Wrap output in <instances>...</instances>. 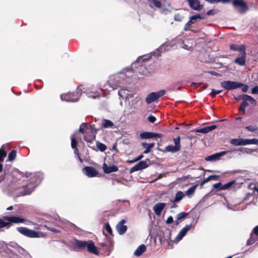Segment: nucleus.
<instances>
[{
  "label": "nucleus",
  "mask_w": 258,
  "mask_h": 258,
  "mask_svg": "<svg viewBox=\"0 0 258 258\" xmlns=\"http://www.w3.org/2000/svg\"><path fill=\"white\" fill-rule=\"evenodd\" d=\"M74 250L79 251L87 248L88 251L93 254H97L98 251L94 242L92 240L83 241L74 239L71 242Z\"/></svg>",
  "instance_id": "nucleus-1"
},
{
  "label": "nucleus",
  "mask_w": 258,
  "mask_h": 258,
  "mask_svg": "<svg viewBox=\"0 0 258 258\" xmlns=\"http://www.w3.org/2000/svg\"><path fill=\"white\" fill-rule=\"evenodd\" d=\"M125 75L120 73L111 76L108 82L105 84V87L109 86V89L106 87L105 89L110 91L122 87L127 81L125 80Z\"/></svg>",
  "instance_id": "nucleus-2"
},
{
  "label": "nucleus",
  "mask_w": 258,
  "mask_h": 258,
  "mask_svg": "<svg viewBox=\"0 0 258 258\" xmlns=\"http://www.w3.org/2000/svg\"><path fill=\"white\" fill-rule=\"evenodd\" d=\"M81 87L82 86H78L75 92L61 95L60 98L61 100L67 102H76L78 101L82 94Z\"/></svg>",
  "instance_id": "nucleus-3"
},
{
  "label": "nucleus",
  "mask_w": 258,
  "mask_h": 258,
  "mask_svg": "<svg viewBox=\"0 0 258 258\" xmlns=\"http://www.w3.org/2000/svg\"><path fill=\"white\" fill-rule=\"evenodd\" d=\"M97 130L95 125H90L88 126L84 132V139L85 141L92 143L95 139Z\"/></svg>",
  "instance_id": "nucleus-4"
},
{
  "label": "nucleus",
  "mask_w": 258,
  "mask_h": 258,
  "mask_svg": "<svg viewBox=\"0 0 258 258\" xmlns=\"http://www.w3.org/2000/svg\"><path fill=\"white\" fill-rule=\"evenodd\" d=\"M232 4L236 11L240 14L245 13L248 9L247 5L243 0H233Z\"/></svg>",
  "instance_id": "nucleus-5"
},
{
  "label": "nucleus",
  "mask_w": 258,
  "mask_h": 258,
  "mask_svg": "<svg viewBox=\"0 0 258 258\" xmlns=\"http://www.w3.org/2000/svg\"><path fill=\"white\" fill-rule=\"evenodd\" d=\"M17 230L22 235L29 238H37L39 237V233L27 227H18Z\"/></svg>",
  "instance_id": "nucleus-6"
},
{
  "label": "nucleus",
  "mask_w": 258,
  "mask_h": 258,
  "mask_svg": "<svg viewBox=\"0 0 258 258\" xmlns=\"http://www.w3.org/2000/svg\"><path fill=\"white\" fill-rule=\"evenodd\" d=\"M220 85L224 89L231 90L241 87L242 83L239 82L224 81L221 82Z\"/></svg>",
  "instance_id": "nucleus-7"
},
{
  "label": "nucleus",
  "mask_w": 258,
  "mask_h": 258,
  "mask_svg": "<svg viewBox=\"0 0 258 258\" xmlns=\"http://www.w3.org/2000/svg\"><path fill=\"white\" fill-rule=\"evenodd\" d=\"M175 146L168 145L166 147L165 151L168 152L175 153L179 151L181 148L180 138L179 136L173 139Z\"/></svg>",
  "instance_id": "nucleus-8"
},
{
  "label": "nucleus",
  "mask_w": 258,
  "mask_h": 258,
  "mask_svg": "<svg viewBox=\"0 0 258 258\" xmlns=\"http://www.w3.org/2000/svg\"><path fill=\"white\" fill-rule=\"evenodd\" d=\"M165 93V91L163 90H161L156 92L151 93L147 96L146 101L148 104H150L164 95Z\"/></svg>",
  "instance_id": "nucleus-9"
},
{
  "label": "nucleus",
  "mask_w": 258,
  "mask_h": 258,
  "mask_svg": "<svg viewBox=\"0 0 258 258\" xmlns=\"http://www.w3.org/2000/svg\"><path fill=\"white\" fill-rule=\"evenodd\" d=\"M149 162L150 160L149 159L140 161L139 163L136 164L134 166H133L130 169V173H133L137 171L144 169L148 167L149 165Z\"/></svg>",
  "instance_id": "nucleus-10"
},
{
  "label": "nucleus",
  "mask_w": 258,
  "mask_h": 258,
  "mask_svg": "<svg viewBox=\"0 0 258 258\" xmlns=\"http://www.w3.org/2000/svg\"><path fill=\"white\" fill-rule=\"evenodd\" d=\"M232 151H222L219 153H217L211 155H209L206 157L205 158V160L207 161H211L213 162L217 161L220 159V158L226 154L227 153H231Z\"/></svg>",
  "instance_id": "nucleus-11"
},
{
  "label": "nucleus",
  "mask_w": 258,
  "mask_h": 258,
  "mask_svg": "<svg viewBox=\"0 0 258 258\" xmlns=\"http://www.w3.org/2000/svg\"><path fill=\"white\" fill-rule=\"evenodd\" d=\"M36 186V183L31 182L27 185L23 186V190L20 191V196H25L30 195L34 190V188Z\"/></svg>",
  "instance_id": "nucleus-12"
},
{
  "label": "nucleus",
  "mask_w": 258,
  "mask_h": 258,
  "mask_svg": "<svg viewBox=\"0 0 258 258\" xmlns=\"http://www.w3.org/2000/svg\"><path fill=\"white\" fill-rule=\"evenodd\" d=\"M83 173L89 177H93L96 176L98 172L92 166H86L83 169Z\"/></svg>",
  "instance_id": "nucleus-13"
},
{
  "label": "nucleus",
  "mask_w": 258,
  "mask_h": 258,
  "mask_svg": "<svg viewBox=\"0 0 258 258\" xmlns=\"http://www.w3.org/2000/svg\"><path fill=\"white\" fill-rule=\"evenodd\" d=\"M234 98L235 100L237 101L240 100H242L243 101L245 100H248L250 104H252L253 105L255 106L256 104V101L251 96L246 94H242L239 95L238 96L234 97Z\"/></svg>",
  "instance_id": "nucleus-14"
},
{
  "label": "nucleus",
  "mask_w": 258,
  "mask_h": 258,
  "mask_svg": "<svg viewBox=\"0 0 258 258\" xmlns=\"http://www.w3.org/2000/svg\"><path fill=\"white\" fill-rule=\"evenodd\" d=\"M189 7L194 10L200 11L203 8L199 0H187Z\"/></svg>",
  "instance_id": "nucleus-15"
},
{
  "label": "nucleus",
  "mask_w": 258,
  "mask_h": 258,
  "mask_svg": "<svg viewBox=\"0 0 258 258\" xmlns=\"http://www.w3.org/2000/svg\"><path fill=\"white\" fill-rule=\"evenodd\" d=\"M241 56L240 57H237L234 59V63L239 66H244L246 62V51L241 53Z\"/></svg>",
  "instance_id": "nucleus-16"
},
{
  "label": "nucleus",
  "mask_w": 258,
  "mask_h": 258,
  "mask_svg": "<svg viewBox=\"0 0 258 258\" xmlns=\"http://www.w3.org/2000/svg\"><path fill=\"white\" fill-rule=\"evenodd\" d=\"M4 219L8 221V222H10L12 225L13 223H21L25 221L24 218L15 216H6L4 217Z\"/></svg>",
  "instance_id": "nucleus-17"
},
{
  "label": "nucleus",
  "mask_w": 258,
  "mask_h": 258,
  "mask_svg": "<svg viewBox=\"0 0 258 258\" xmlns=\"http://www.w3.org/2000/svg\"><path fill=\"white\" fill-rule=\"evenodd\" d=\"M103 169L105 173L109 174L111 172L117 171L118 170V168L115 165L108 166L107 164L104 163L103 165Z\"/></svg>",
  "instance_id": "nucleus-18"
},
{
  "label": "nucleus",
  "mask_w": 258,
  "mask_h": 258,
  "mask_svg": "<svg viewBox=\"0 0 258 258\" xmlns=\"http://www.w3.org/2000/svg\"><path fill=\"white\" fill-rule=\"evenodd\" d=\"M217 126L216 125H212L210 126H207L203 128H198L195 129L193 130V132H197V133H201L203 134H206L209 133V132L214 130V129L216 128Z\"/></svg>",
  "instance_id": "nucleus-19"
},
{
  "label": "nucleus",
  "mask_w": 258,
  "mask_h": 258,
  "mask_svg": "<svg viewBox=\"0 0 258 258\" xmlns=\"http://www.w3.org/2000/svg\"><path fill=\"white\" fill-rule=\"evenodd\" d=\"M166 204L163 203H158L155 204L153 208L155 214L157 216H160Z\"/></svg>",
  "instance_id": "nucleus-20"
},
{
  "label": "nucleus",
  "mask_w": 258,
  "mask_h": 258,
  "mask_svg": "<svg viewBox=\"0 0 258 258\" xmlns=\"http://www.w3.org/2000/svg\"><path fill=\"white\" fill-rule=\"evenodd\" d=\"M125 223V220H122L117 225L116 230L119 234H124L126 230L127 227L124 225V224Z\"/></svg>",
  "instance_id": "nucleus-21"
},
{
  "label": "nucleus",
  "mask_w": 258,
  "mask_h": 258,
  "mask_svg": "<svg viewBox=\"0 0 258 258\" xmlns=\"http://www.w3.org/2000/svg\"><path fill=\"white\" fill-rule=\"evenodd\" d=\"M191 227V224L186 225L181 230L178 235H177V238L179 240H181L186 234L187 232L189 230Z\"/></svg>",
  "instance_id": "nucleus-22"
},
{
  "label": "nucleus",
  "mask_w": 258,
  "mask_h": 258,
  "mask_svg": "<svg viewBox=\"0 0 258 258\" xmlns=\"http://www.w3.org/2000/svg\"><path fill=\"white\" fill-rule=\"evenodd\" d=\"M230 49L233 50L238 51L240 53L245 51V47L244 45H238L234 44H231L230 45Z\"/></svg>",
  "instance_id": "nucleus-23"
},
{
  "label": "nucleus",
  "mask_w": 258,
  "mask_h": 258,
  "mask_svg": "<svg viewBox=\"0 0 258 258\" xmlns=\"http://www.w3.org/2000/svg\"><path fill=\"white\" fill-rule=\"evenodd\" d=\"M146 247L144 244L140 245L135 251L134 254L136 256H140L143 252L145 251Z\"/></svg>",
  "instance_id": "nucleus-24"
},
{
  "label": "nucleus",
  "mask_w": 258,
  "mask_h": 258,
  "mask_svg": "<svg viewBox=\"0 0 258 258\" xmlns=\"http://www.w3.org/2000/svg\"><path fill=\"white\" fill-rule=\"evenodd\" d=\"M230 143L231 144L234 146H243V139H232L230 140Z\"/></svg>",
  "instance_id": "nucleus-25"
},
{
  "label": "nucleus",
  "mask_w": 258,
  "mask_h": 258,
  "mask_svg": "<svg viewBox=\"0 0 258 258\" xmlns=\"http://www.w3.org/2000/svg\"><path fill=\"white\" fill-rule=\"evenodd\" d=\"M155 146V143H152L150 144H147L146 143H142V146L146 148V150L144 151V154H148L150 152L151 149L154 147Z\"/></svg>",
  "instance_id": "nucleus-26"
},
{
  "label": "nucleus",
  "mask_w": 258,
  "mask_h": 258,
  "mask_svg": "<svg viewBox=\"0 0 258 258\" xmlns=\"http://www.w3.org/2000/svg\"><path fill=\"white\" fill-rule=\"evenodd\" d=\"M231 151H232V153L233 152H234V151H239L244 153L250 154H252L253 152H255L256 151V149H249V148H239L238 149H234V150H231Z\"/></svg>",
  "instance_id": "nucleus-27"
},
{
  "label": "nucleus",
  "mask_w": 258,
  "mask_h": 258,
  "mask_svg": "<svg viewBox=\"0 0 258 258\" xmlns=\"http://www.w3.org/2000/svg\"><path fill=\"white\" fill-rule=\"evenodd\" d=\"M258 144V139H243V146L247 145H256Z\"/></svg>",
  "instance_id": "nucleus-28"
},
{
  "label": "nucleus",
  "mask_w": 258,
  "mask_h": 258,
  "mask_svg": "<svg viewBox=\"0 0 258 258\" xmlns=\"http://www.w3.org/2000/svg\"><path fill=\"white\" fill-rule=\"evenodd\" d=\"M184 197L183 192L181 191H178L175 195V199L171 200V203H177L181 201Z\"/></svg>",
  "instance_id": "nucleus-29"
},
{
  "label": "nucleus",
  "mask_w": 258,
  "mask_h": 258,
  "mask_svg": "<svg viewBox=\"0 0 258 258\" xmlns=\"http://www.w3.org/2000/svg\"><path fill=\"white\" fill-rule=\"evenodd\" d=\"M154 133L152 132H143L140 134V137L143 139H148L153 138Z\"/></svg>",
  "instance_id": "nucleus-30"
},
{
  "label": "nucleus",
  "mask_w": 258,
  "mask_h": 258,
  "mask_svg": "<svg viewBox=\"0 0 258 258\" xmlns=\"http://www.w3.org/2000/svg\"><path fill=\"white\" fill-rule=\"evenodd\" d=\"M102 126L104 128L112 127L114 126V123L110 120L104 119L103 120Z\"/></svg>",
  "instance_id": "nucleus-31"
},
{
  "label": "nucleus",
  "mask_w": 258,
  "mask_h": 258,
  "mask_svg": "<svg viewBox=\"0 0 258 258\" xmlns=\"http://www.w3.org/2000/svg\"><path fill=\"white\" fill-rule=\"evenodd\" d=\"M247 101L248 100L243 101L239 107V110L242 111L243 114L245 113V108L248 105Z\"/></svg>",
  "instance_id": "nucleus-32"
},
{
  "label": "nucleus",
  "mask_w": 258,
  "mask_h": 258,
  "mask_svg": "<svg viewBox=\"0 0 258 258\" xmlns=\"http://www.w3.org/2000/svg\"><path fill=\"white\" fill-rule=\"evenodd\" d=\"M118 94L122 99L127 98L128 95V91L126 89H122L118 91Z\"/></svg>",
  "instance_id": "nucleus-33"
},
{
  "label": "nucleus",
  "mask_w": 258,
  "mask_h": 258,
  "mask_svg": "<svg viewBox=\"0 0 258 258\" xmlns=\"http://www.w3.org/2000/svg\"><path fill=\"white\" fill-rule=\"evenodd\" d=\"M198 185H195L190 187L185 192V194L188 197H190L192 195L197 187Z\"/></svg>",
  "instance_id": "nucleus-34"
},
{
  "label": "nucleus",
  "mask_w": 258,
  "mask_h": 258,
  "mask_svg": "<svg viewBox=\"0 0 258 258\" xmlns=\"http://www.w3.org/2000/svg\"><path fill=\"white\" fill-rule=\"evenodd\" d=\"M219 177L218 175H210L209 176H208L207 178L204 179L202 182H201V185H204L205 183H206V182L209 181L210 180H212V179H213V180H215L217 178H218Z\"/></svg>",
  "instance_id": "nucleus-35"
},
{
  "label": "nucleus",
  "mask_w": 258,
  "mask_h": 258,
  "mask_svg": "<svg viewBox=\"0 0 258 258\" xmlns=\"http://www.w3.org/2000/svg\"><path fill=\"white\" fill-rule=\"evenodd\" d=\"M12 226V224L10 222H6L4 221L3 219H0V228L3 227H6L7 228H9Z\"/></svg>",
  "instance_id": "nucleus-36"
},
{
  "label": "nucleus",
  "mask_w": 258,
  "mask_h": 258,
  "mask_svg": "<svg viewBox=\"0 0 258 258\" xmlns=\"http://www.w3.org/2000/svg\"><path fill=\"white\" fill-rule=\"evenodd\" d=\"M205 18L204 16L200 15V14H197L196 15H194L190 17V19L192 22L194 23L195 21L199 19V20H202Z\"/></svg>",
  "instance_id": "nucleus-37"
},
{
  "label": "nucleus",
  "mask_w": 258,
  "mask_h": 258,
  "mask_svg": "<svg viewBox=\"0 0 258 258\" xmlns=\"http://www.w3.org/2000/svg\"><path fill=\"white\" fill-rule=\"evenodd\" d=\"M206 2L210 4H215L221 3L223 4L228 3L230 2L231 0H205Z\"/></svg>",
  "instance_id": "nucleus-38"
},
{
  "label": "nucleus",
  "mask_w": 258,
  "mask_h": 258,
  "mask_svg": "<svg viewBox=\"0 0 258 258\" xmlns=\"http://www.w3.org/2000/svg\"><path fill=\"white\" fill-rule=\"evenodd\" d=\"M245 128L248 131L258 133V127L256 125H249L246 126Z\"/></svg>",
  "instance_id": "nucleus-39"
},
{
  "label": "nucleus",
  "mask_w": 258,
  "mask_h": 258,
  "mask_svg": "<svg viewBox=\"0 0 258 258\" xmlns=\"http://www.w3.org/2000/svg\"><path fill=\"white\" fill-rule=\"evenodd\" d=\"M164 45H162L157 49V50L153 53V54L155 56H159V55H160V53H161V52L164 51Z\"/></svg>",
  "instance_id": "nucleus-40"
},
{
  "label": "nucleus",
  "mask_w": 258,
  "mask_h": 258,
  "mask_svg": "<svg viewBox=\"0 0 258 258\" xmlns=\"http://www.w3.org/2000/svg\"><path fill=\"white\" fill-rule=\"evenodd\" d=\"M235 182L234 180H231L222 185L221 189L223 190H225L230 187L232 185H233Z\"/></svg>",
  "instance_id": "nucleus-41"
},
{
  "label": "nucleus",
  "mask_w": 258,
  "mask_h": 258,
  "mask_svg": "<svg viewBox=\"0 0 258 258\" xmlns=\"http://www.w3.org/2000/svg\"><path fill=\"white\" fill-rule=\"evenodd\" d=\"M90 125H88L87 123H83L80 126V128L79 129V132L80 133H81L82 134H83L84 135V132H85V131L86 130V128L88 127V126H89Z\"/></svg>",
  "instance_id": "nucleus-42"
},
{
  "label": "nucleus",
  "mask_w": 258,
  "mask_h": 258,
  "mask_svg": "<svg viewBox=\"0 0 258 258\" xmlns=\"http://www.w3.org/2000/svg\"><path fill=\"white\" fill-rule=\"evenodd\" d=\"M16 157V151L15 150H12L9 154L8 159L10 161H12L15 159Z\"/></svg>",
  "instance_id": "nucleus-43"
},
{
  "label": "nucleus",
  "mask_w": 258,
  "mask_h": 258,
  "mask_svg": "<svg viewBox=\"0 0 258 258\" xmlns=\"http://www.w3.org/2000/svg\"><path fill=\"white\" fill-rule=\"evenodd\" d=\"M97 147L98 149L101 152H103L106 149V146L100 142L97 143Z\"/></svg>",
  "instance_id": "nucleus-44"
},
{
  "label": "nucleus",
  "mask_w": 258,
  "mask_h": 258,
  "mask_svg": "<svg viewBox=\"0 0 258 258\" xmlns=\"http://www.w3.org/2000/svg\"><path fill=\"white\" fill-rule=\"evenodd\" d=\"M7 154L5 150L2 148L0 149V162H3Z\"/></svg>",
  "instance_id": "nucleus-45"
},
{
  "label": "nucleus",
  "mask_w": 258,
  "mask_h": 258,
  "mask_svg": "<svg viewBox=\"0 0 258 258\" xmlns=\"http://www.w3.org/2000/svg\"><path fill=\"white\" fill-rule=\"evenodd\" d=\"M187 215H188V213H187L181 212V213H179L178 214H177V215L176 216L177 220H179L183 219V218H185Z\"/></svg>",
  "instance_id": "nucleus-46"
},
{
  "label": "nucleus",
  "mask_w": 258,
  "mask_h": 258,
  "mask_svg": "<svg viewBox=\"0 0 258 258\" xmlns=\"http://www.w3.org/2000/svg\"><path fill=\"white\" fill-rule=\"evenodd\" d=\"M77 144V140L75 139V138L73 137V136H72L71 137V146H72V148H73V149L76 148Z\"/></svg>",
  "instance_id": "nucleus-47"
},
{
  "label": "nucleus",
  "mask_w": 258,
  "mask_h": 258,
  "mask_svg": "<svg viewBox=\"0 0 258 258\" xmlns=\"http://www.w3.org/2000/svg\"><path fill=\"white\" fill-rule=\"evenodd\" d=\"M105 228L106 231L109 233L110 235H112V229L109 224V223H107L105 224Z\"/></svg>",
  "instance_id": "nucleus-48"
},
{
  "label": "nucleus",
  "mask_w": 258,
  "mask_h": 258,
  "mask_svg": "<svg viewBox=\"0 0 258 258\" xmlns=\"http://www.w3.org/2000/svg\"><path fill=\"white\" fill-rule=\"evenodd\" d=\"M152 3L154 5L155 7L157 8H161V3L160 1L158 0H151Z\"/></svg>",
  "instance_id": "nucleus-49"
},
{
  "label": "nucleus",
  "mask_w": 258,
  "mask_h": 258,
  "mask_svg": "<svg viewBox=\"0 0 258 258\" xmlns=\"http://www.w3.org/2000/svg\"><path fill=\"white\" fill-rule=\"evenodd\" d=\"M222 92V90H218L215 89H212V92L210 93L211 95L214 97H215L217 94H218Z\"/></svg>",
  "instance_id": "nucleus-50"
},
{
  "label": "nucleus",
  "mask_w": 258,
  "mask_h": 258,
  "mask_svg": "<svg viewBox=\"0 0 258 258\" xmlns=\"http://www.w3.org/2000/svg\"><path fill=\"white\" fill-rule=\"evenodd\" d=\"M222 185H223L221 184V182H218L215 183L213 185V187L216 189H218L219 190H221L222 189H221V188L222 186Z\"/></svg>",
  "instance_id": "nucleus-51"
},
{
  "label": "nucleus",
  "mask_w": 258,
  "mask_h": 258,
  "mask_svg": "<svg viewBox=\"0 0 258 258\" xmlns=\"http://www.w3.org/2000/svg\"><path fill=\"white\" fill-rule=\"evenodd\" d=\"M148 120L152 123L154 122L156 120V117L153 115L149 116L148 117Z\"/></svg>",
  "instance_id": "nucleus-52"
},
{
  "label": "nucleus",
  "mask_w": 258,
  "mask_h": 258,
  "mask_svg": "<svg viewBox=\"0 0 258 258\" xmlns=\"http://www.w3.org/2000/svg\"><path fill=\"white\" fill-rule=\"evenodd\" d=\"M242 87V91L243 92H246L248 89V86L247 85H245L242 83V85H241Z\"/></svg>",
  "instance_id": "nucleus-53"
},
{
  "label": "nucleus",
  "mask_w": 258,
  "mask_h": 258,
  "mask_svg": "<svg viewBox=\"0 0 258 258\" xmlns=\"http://www.w3.org/2000/svg\"><path fill=\"white\" fill-rule=\"evenodd\" d=\"M251 93L258 94V86H256L252 89Z\"/></svg>",
  "instance_id": "nucleus-54"
},
{
  "label": "nucleus",
  "mask_w": 258,
  "mask_h": 258,
  "mask_svg": "<svg viewBox=\"0 0 258 258\" xmlns=\"http://www.w3.org/2000/svg\"><path fill=\"white\" fill-rule=\"evenodd\" d=\"M216 13V11L215 10H211L210 11H208L207 12V15L208 16L213 15Z\"/></svg>",
  "instance_id": "nucleus-55"
},
{
  "label": "nucleus",
  "mask_w": 258,
  "mask_h": 258,
  "mask_svg": "<svg viewBox=\"0 0 258 258\" xmlns=\"http://www.w3.org/2000/svg\"><path fill=\"white\" fill-rule=\"evenodd\" d=\"M173 222V219L172 216H169L166 220V223L168 224L172 223Z\"/></svg>",
  "instance_id": "nucleus-56"
},
{
  "label": "nucleus",
  "mask_w": 258,
  "mask_h": 258,
  "mask_svg": "<svg viewBox=\"0 0 258 258\" xmlns=\"http://www.w3.org/2000/svg\"><path fill=\"white\" fill-rule=\"evenodd\" d=\"M163 137V135L161 134H158V133H154L153 138H161Z\"/></svg>",
  "instance_id": "nucleus-57"
},
{
  "label": "nucleus",
  "mask_w": 258,
  "mask_h": 258,
  "mask_svg": "<svg viewBox=\"0 0 258 258\" xmlns=\"http://www.w3.org/2000/svg\"><path fill=\"white\" fill-rule=\"evenodd\" d=\"M174 19L175 21H181V18L179 15H176L174 16Z\"/></svg>",
  "instance_id": "nucleus-58"
},
{
  "label": "nucleus",
  "mask_w": 258,
  "mask_h": 258,
  "mask_svg": "<svg viewBox=\"0 0 258 258\" xmlns=\"http://www.w3.org/2000/svg\"><path fill=\"white\" fill-rule=\"evenodd\" d=\"M45 227L49 230H50V231H52V232H56L57 230L54 229V228H49L48 227H47V226H45Z\"/></svg>",
  "instance_id": "nucleus-59"
},
{
  "label": "nucleus",
  "mask_w": 258,
  "mask_h": 258,
  "mask_svg": "<svg viewBox=\"0 0 258 258\" xmlns=\"http://www.w3.org/2000/svg\"><path fill=\"white\" fill-rule=\"evenodd\" d=\"M253 232L257 235H258V226L254 227L253 230Z\"/></svg>",
  "instance_id": "nucleus-60"
},
{
  "label": "nucleus",
  "mask_w": 258,
  "mask_h": 258,
  "mask_svg": "<svg viewBox=\"0 0 258 258\" xmlns=\"http://www.w3.org/2000/svg\"><path fill=\"white\" fill-rule=\"evenodd\" d=\"M144 156L143 155H141L140 156H139L136 159H135V161H139L140 160H141V159H142L143 158Z\"/></svg>",
  "instance_id": "nucleus-61"
},
{
  "label": "nucleus",
  "mask_w": 258,
  "mask_h": 258,
  "mask_svg": "<svg viewBox=\"0 0 258 258\" xmlns=\"http://www.w3.org/2000/svg\"><path fill=\"white\" fill-rule=\"evenodd\" d=\"M16 173H17V176H24V173L21 172H17Z\"/></svg>",
  "instance_id": "nucleus-62"
},
{
  "label": "nucleus",
  "mask_w": 258,
  "mask_h": 258,
  "mask_svg": "<svg viewBox=\"0 0 258 258\" xmlns=\"http://www.w3.org/2000/svg\"><path fill=\"white\" fill-rule=\"evenodd\" d=\"M194 24V23L192 22V21H191V20L190 19L189 21H188V22L185 24L186 25V26H190L191 24Z\"/></svg>",
  "instance_id": "nucleus-63"
},
{
  "label": "nucleus",
  "mask_w": 258,
  "mask_h": 258,
  "mask_svg": "<svg viewBox=\"0 0 258 258\" xmlns=\"http://www.w3.org/2000/svg\"><path fill=\"white\" fill-rule=\"evenodd\" d=\"M172 203L173 204L170 207L171 209L176 208L177 207V205L176 204H175V203Z\"/></svg>",
  "instance_id": "nucleus-64"
}]
</instances>
